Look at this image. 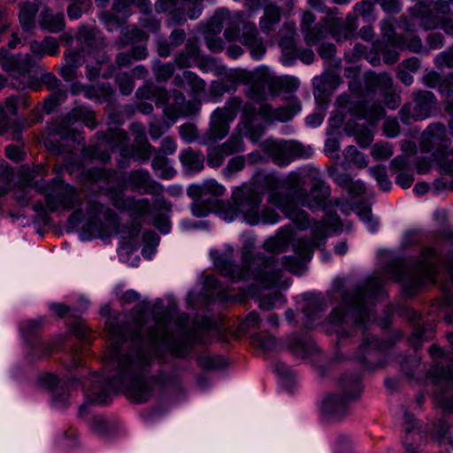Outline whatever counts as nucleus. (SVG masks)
I'll return each mask as SVG.
<instances>
[{"label": "nucleus", "instance_id": "7c9ffc66", "mask_svg": "<svg viewBox=\"0 0 453 453\" xmlns=\"http://www.w3.org/2000/svg\"><path fill=\"white\" fill-rule=\"evenodd\" d=\"M230 288L225 287L216 277L210 275L205 279V296L210 303H227L231 300Z\"/></svg>", "mask_w": 453, "mask_h": 453}, {"label": "nucleus", "instance_id": "338daca9", "mask_svg": "<svg viewBox=\"0 0 453 453\" xmlns=\"http://www.w3.org/2000/svg\"><path fill=\"white\" fill-rule=\"evenodd\" d=\"M395 47L399 50H408L411 52L421 53L424 50L421 39L418 36L406 38L403 35L397 37V43Z\"/></svg>", "mask_w": 453, "mask_h": 453}, {"label": "nucleus", "instance_id": "f8f14e48", "mask_svg": "<svg viewBox=\"0 0 453 453\" xmlns=\"http://www.w3.org/2000/svg\"><path fill=\"white\" fill-rule=\"evenodd\" d=\"M265 190L257 180L242 183L232 191V201L239 206L243 220L250 226L259 224V209Z\"/></svg>", "mask_w": 453, "mask_h": 453}, {"label": "nucleus", "instance_id": "5fc2aeb1", "mask_svg": "<svg viewBox=\"0 0 453 453\" xmlns=\"http://www.w3.org/2000/svg\"><path fill=\"white\" fill-rule=\"evenodd\" d=\"M281 48V62L286 66H291L295 64L298 52L296 50V43L291 38H284L280 42Z\"/></svg>", "mask_w": 453, "mask_h": 453}, {"label": "nucleus", "instance_id": "a211bd4d", "mask_svg": "<svg viewBox=\"0 0 453 453\" xmlns=\"http://www.w3.org/2000/svg\"><path fill=\"white\" fill-rule=\"evenodd\" d=\"M349 88L352 96L357 100L350 101L348 106L349 112L358 119H365L370 125H375L385 117L386 111L382 105L378 103L369 104L363 100V88L359 81L351 80L349 82Z\"/></svg>", "mask_w": 453, "mask_h": 453}, {"label": "nucleus", "instance_id": "f257e3e1", "mask_svg": "<svg viewBox=\"0 0 453 453\" xmlns=\"http://www.w3.org/2000/svg\"><path fill=\"white\" fill-rule=\"evenodd\" d=\"M382 290V281L377 278L357 285L352 293L342 295L341 305L334 307L326 319L327 334H336L337 345L354 337L358 329L362 331L364 339L356 358L367 369L383 367L386 362L379 358L380 353L391 349L403 336L397 331L393 338L380 340L366 334L372 316L371 306Z\"/></svg>", "mask_w": 453, "mask_h": 453}, {"label": "nucleus", "instance_id": "72a5a7b5", "mask_svg": "<svg viewBox=\"0 0 453 453\" xmlns=\"http://www.w3.org/2000/svg\"><path fill=\"white\" fill-rule=\"evenodd\" d=\"M19 19L22 29L26 32L35 27V16L39 11V0H27L19 4Z\"/></svg>", "mask_w": 453, "mask_h": 453}, {"label": "nucleus", "instance_id": "aec40b11", "mask_svg": "<svg viewBox=\"0 0 453 453\" xmlns=\"http://www.w3.org/2000/svg\"><path fill=\"white\" fill-rule=\"evenodd\" d=\"M81 121L90 129H95L97 127V120L96 112L86 106H76L73 108L65 117L62 123L52 130V132L59 134L64 140L75 142L78 144L85 142V137L82 133L74 129H66L62 131V126L73 125L75 122Z\"/></svg>", "mask_w": 453, "mask_h": 453}, {"label": "nucleus", "instance_id": "c85d7f7f", "mask_svg": "<svg viewBox=\"0 0 453 453\" xmlns=\"http://www.w3.org/2000/svg\"><path fill=\"white\" fill-rule=\"evenodd\" d=\"M226 188L215 180L210 179L201 184L189 185L187 194L190 198H217L224 195Z\"/></svg>", "mask_w": 453, "mask_h": 453}, {"label": "nucleus", "instance_id": "39448f33", "mask_svg": "<svg viewBox=\"0 0 453 453\" xmlns=\"http://www.w3.org/2000/svg\"><path fill=\"white\" fill-rule=\"evenodd\" d=\"M135 96L139 100H151L157 108L163 107V116L168 120L177 121L180 117L195 115L200 109V102L186 100L183 92L178 89L171 91L170 96L164 87L155 85L152 81H146L143 86L135 91Z\"/></svg>", "mask_w": 453, "mask_h": 453}, {"label": "nucleus", "instance_id": "9d476101", "mask_svg": "<svg viewBox=\"0 0 453 453\" xmlns=\"http://www.w3.org/2000/svg\"><path fill=\"white\" fill-rule=\"evenodd\" d=\"M342 395L326 396L321 405L322 412L331 419H341L348 411L349 402L358 397L362 391L361 377L358 373L343 374L339 380Z\"/></svg>", "mask_w": 453, "mask_h": 453}, {"label": "nucleus", "instance_id": "423d86ee", "mask_svg": "<svg viewBox=\"0 0 453 453\" xmlns=\"http://www.w3.org/2000/svg\"><path fill=\"white\" fill-rule=\"evenodd\" d=\"M130 317L133 325L128 323L113 324L108 323L106 328L111 336V342L105 357V363H111L120 358L124 354L122 345L130 342L131 348L127 353H132L139 347L143 346L142 329L146 324L147 309L142 304L134 306L130 311Z\"/></svg>", "mask_w": 453, "mask_h": 453}, {"label": "nucleus", "instance_id": "393cba45", "mask_svg": "<svg viewBox=\"0 0 453 453\" xmlns=\"http://www.w3.org/2000/svg\"><path fill=\"white\" fill-rule=\"evenodd\" d=\"M74 39L77 46L88 53L101 50L105 46V40L102 33L98 29L88 26L79 27Z\"/></svg>", "mask_w": 453, "mask_h": 453}, {"label": "nucleus", "instance_id": "f704fd0d", "mask_svg": "<svg viewBox=\"0 0 453 453\" xmlns=\"http://www.w3.org/2000/svg\"><path fill=\"white\" fill-rule=\"evenodd\" d=\"M364 81L365 89L370 93H375L378 90L382 93L393 87V79L387 73L368 72L365 74Z\"/></svg>", "mask_w": 453, "mask_h": 453}, {"label": "nucleus", "instance_id": "2f4dec72", "mask_svg": "<svg viewBox=\"0 0 453 453\" xmlns=\"http://www.w3.org/2000/svg\"><path fill=\"white\" fill-rule=\"evenodd\" d=\"M264 150L278 166H287L291 163L288 142L267 141Z\"/></svg>", "mask_w": 453, "mask_h": 453}, {"label": "nucleus", "instance_id": "13d9d810", "mask_svg": "<svg viewBox=\"0 0 453 453\" xmlns=\"http://www.w3.org/2000/svg\"><path fill=\"white\" fill-rule=\"evenodd\" d=\"M432 157L436 163L440 173L453 175V159L448 158V154L443 150H434ZM450 188L453 190V178L450 181Z\"/></svg>", "mask_w": 453, "mask_h": 453}, {"label": "nucleus", "instance_id": "0e129e2a", "mask_svg": "<svg viewBox=\"0 0 453 453\" xmlns=\"http://www.w3.org/2000/svg\"><path fill=\"white\" fill-rule=\"evenodd\" d=\"M127 188H123V184L120 188L116 186H110L106 188V194L108 195L111 203L114 208L118 211H122L124 205L126 204L127 197L124 190Z\"/></svg>", "mask_w": 453, "mask_h": 453}, {"label": "nucleus", "instance_id": "0eeeda50", "mask_svg": "<svg viewBox=\"0 0 453 453\" xmlns=\"http://www.w3.org/2000/svg\"><path fill=\"white\" fill-rule=\"evenodd\" d=\"M35 188L38 194L43 195L46 206L51 213L71 211L82 204L78 188L59 176L42 183L35 182Z\"/></svg>", "mask_w": 453, "mask_h": 453}, {"label": "nucleus", "instance_id": "c03bdc74", "mask_svg": "<svg viewBox=\"0 0 453 453\" xmlns=\"http://www.w3.org/2000/svg\"><path fill=\"white\" fill-rule=\"evenodd\" d=\"M149 35L143 30L136 27H127L121 30L119 40L116 42L119 49H122L127 45L134 44L137 42H147Z\"/></svg>", "mask_w": 453, "mask_h": 453}, {"label": "nucleus", "instance_id": "de8ad7c7", "mask_svg": "<svg viewBox=\"0 0 453 453\" xmlns=\"http://www.w3.org/2000/svg\"><path fill=\"white\" fill-rule=\"evenodd\" d=\"M151 168L162 180H171L177 173L170 165V160L162 154H155L151 161Z\"/></svg>", "mask_w": 453, "mask_h": 453}, {"label": "nucleus", "instance_id": "473e14b6", "mask_svg": "<svg viewBox=\"0 0 453 453\" xmlns=\"http://www.w3.org/2000/svg\"><path fill=\"white\" fill-rule=\"evenodd\" d=\"M83 92L86 98L96 104L111 102L115 93L113 87L108 82L86 86Z\"/></svg>", "mask_w": 453, "mask_h": 453}, {"label": "nucleus", "instance_id": "864d4df0", "mask_svg": "<svg viewBox=\"0 0 453 453\" xmlns=\"http://www.w3.org/2000/svg\"><path fill=\"white\" fill-rule=\"evenodd\" d=\"M152 72L157 82H166L175 72V64L173 62L163 63L156 59L152 64Z\"/></svg>", "mask_w": 453, "mask_h": 453}, {"label": "nucleus", "instance_id": "3c124183", "mask_svg": "<svg viewBox=\"0 0 453 453\" xmlns=\"http://www.w3.org/2000/svg\"><path fill=\"white\" fill-rule=\"evenodd\" d=\"M193 202L190 210L193 216L196 218H204L215 211L217 198H192Z\"/></svg>", "mask_w": 453, "mask_h": 453}, {"label": "nucleus", "instance_id": "603ef678", "mask_svg": "<svg viewBox=\"0 0 453 453\" xmlns=\"http://www.w3.org/2000/svg\"><path fill=\"white\" fill-rule=\"evenodd\" d=\"M346 127L349 134L355 136L361 147L366 148L372 143L373 136L366 126L357 123L350 125V123H348Z\"/></svg>", "mask_w": 453, "mask_h": 453}, {"label": "nucleus", "instance_id": "ddd939ff", "mask_svg": "<svg viewBox=\"0 0 453 453\" xmlns=\"http://www.w3.org/2000/svg\"><path fill=\"white\" fill-rule=\"evenodd\" d=\"M87 213L88 219L82 227L81 234L84 240L93 238H104L108 235L106 224L100 219L103 214L107 225L114 229L119 226V217L117 212L110 207L104 206L103 203L96 199H88L87 202Z\"/></svg>", "mask_w": 453, "mask_h": 453}, {"label": "nucleus", "instance_id": "b1692460", "mask_svg": "<svg viewBox=\"0 0 453 453\" xmlns=\"http://www.w3.org/2000/svg\"><path fill=\"white\" fill-rule=\"evenodd\" d=\"M301 111L299 103L273 108L267 103H262L258 108V116L267 124L274 121L287 122L291 120Z\"/></svg>", "mask_w": 453, "mask_h": 453}, {"label": "nucleus", "instance_id": "774afa93", "mask_svg": "<svg viewBox=\"0 0 453 453\" xmlns=\"http://www.w3.org/2000/svg\"><path fill=\"white\" fill-rule=\"evenodd\" d=\"M433 334V330H427L423 326H418L414 328L408 341L414 349L418 350L421 348L423 342L428 341L432 337Z\"/></svg>", "mask_w": 453, "mask_h": 453}, {"label": "nucleus", "instance_id": "f03ea898", "mask_svg": "<svg viewBox=\"0 0 453 453\" xmlns=\"http://www.w3.org/2000/svg\"><path fill=\"white\" fill-rule=\"evenodd\" d=\"M152 356L145 347L126 353L118 360L104 364V373H95L86 390L87 397L95 403L107 404L113 392H122L136 403L151 397L154 388H165L172 380L165 371L150 374Z\"/></svg>", "mask_w": 453, "mask_h": 453}, {"label": "nucleus", "instance_id": "a878e982", "mask_svg": "<svg viewBox=\"0 0 453 453\" xmlns=\"http://www.w3.org/2000/svg\"><path fill=\"white\" fill-rule=\"evenodd\" d=\"M240 42L248 48L254 60H260L266 52V48L262 38L258 36V31L254 23H245L243 25Z\"/></svg>", "mask_w": 453, "mask_h": 453}, {"label": "nucleus", "instance_id": "09e8293b", "mask_svg": "<svg viewBox=\"0 0 453 453\" xmlns=\"http://www.w3.org/2000/svg\"><path fill=\"white\" fill-rule=\"evenodd\" d=\"M220 146L227 156L243 152L245 150L246 145L243 140L242 130L239 129V125L236 127L229 138L225 142L220 144Z\"/></svg>", "mask_w": 453, "mask_h": 453}, {"label": "nucleus", "instance_id": "c756f323", "mask_svg": "<svg viewBox=\"0 0 453 453\" xmlns=\"http://www.w3.org/2000/svg\"><path fill=\"white\" fill-rule=\"evenodd\" d=\"M59 379L52 374L46 373L39 378L41 386L51 392L53 404L58 408L67 405L68 395L65 388L59 386Z\"/></svg>", "mask_w": 453, "mask_h": 453}, {"label": "nucleus", "instance_id": "7ed1b4c3", "mask_svg": "<svg viewBox=\"0 0 453 453\" xmlns=\"http://www.w3.org/2000/svg\"><path fill=\"white\" fill-rule=\"evenodd\" d=\"M254 247V237H248L243 241L241 265L234 264L226 254L219 255L214 259V265L223 277L228 278L234 283L253 280L259 287L271 289L281 278L279 262L274 257H268L261 252L253 254Z\"/></svg>", "mask_w": 453, "mask_h": 453}, {"label": "nucleus", "instance_id": "4468645a", "mask_svg": "<svg viewBox=\"0 0 453 453\" xmlns=\"http://www.w3.org/2000/svg\"><path fill=\"white\" fill-rule=\"evenodd\" d=\"M166 312H162L155 316V325L150 326L146 330L148 342L154 345H165L172 356L178 358H186L191 352L196 340L188 338L189 342L172 339ZM188 339V337L186 336Z\"/></svg>", "mask_w": 453, "mask_h": 453}, {"label": "nucleus", "instance_id": "4c0bfd02", "mask_svg": "<svg viewBox=\"0 0 453 453\" xmlns=\"http://www.w3.org/2000/svg\"><path fill=\"white\" fill-rule=\"evenodd\" d=\"M447 140L446 127L441 123L430 124L424 132V138L421 142V150L429 152L433 144L441 142Z\"/></svg>", "mask_w": 453, "mask_h": 453}, {"label": "nucleus", "instance_id": "680f3d73", "mask_svg": "<svg viewBox=\"0 0 453 453\" xmlns=\"http://www.w3.org/2000/svg\"><path fill=\"white\" fill-rule=\"evenodd\" d=\"M395 19L387 18L380 21V32L383 42L395 46L397 43V37H401L403 35L396 34L395 31Z\"/></svg>", "mask_w": 453, "mask_h": 453}, {"label": "nucleus", "instance_id": "6e6552de", "mask_svg": "<svg viewBox=\"0 0 453 453\" xmlns=\"http://www.w3.org/2000/svg\"><path fill=\"white\" fill-rule=\"evenodd\" d=\"M264 190H268V203L274 205L284 214V216L290 219L294 225L300 230H306L311 225V219L308 212L303 209L298 207L296 203L294 202L292 196V190L289 194H283L279 191L281 187V180L274 173H268L263 177Z\"/></svg>", "mask_w": 453, "mask_h": 453}, {"label": "nucleus", "instance_id": "20e7f679", "mask_svg": "<svg viewBox=\"0 0 453 453\" xmlns=\"http://www.w3.org/2000/svg\"><path fill=\"white\" fill-rule=\"evenodd\" d=\"M440 257L441 253L436 248L424 246L420 249L419 257L412 263L413 269L419 273L418 277L407 280V269L398 261L390 262L386 267V272L394 282L403 283L402 293L404 296L412 297L426 284H436L440 273L437 260Z\"/></svg>", "mask_w": 453, "mask_h": 453}, {"label": "nucleus", "instance_id": "6e6d98bb", "mask_svg": "<svg viewBox=\"0 0 453 453\" xmlns=\"http://www.w3.org/2000/svg\"><path fill=\"white\" fill-rule=\"evenodd\" d=\"M251 344L265 352L273 351L276 348V338L268 332L264 331L255 334L251 337Z\"/></svg>", "mask_w": 453, "mask_h": 453}, {"label": "nucleus", "instance_id": "37998d69", "mask_svg": "<svg viewBox=\"0 0 453 453\" xmlns=\"http://www.w3.org/2000/svg\"><path fill=\"white\" fill-rule=\"evenodd\" d=\"M41 121H42V115L37 110L32 111L30 119L19 118L15 119L12 124V140L21 142L23 131Z\"/></svg>", "mask_w": 453, "mask_h": 453}, {"label": "nucleus", "instance_id": "5701e85b", "mask_svg": "<svg viewBox=\"0 0 453 453\" xmlns=\"http://www.w3.org/2000/svg\"><path fill=\"white\" fill-rule=\"evenodd\" d=\"M154 151H156V148L150 142L128 145L127 148H123L121 152L119 153V157L116 158L117 167L122 170L128 168L132 159L140 163H146L150 159Z\"/></svg>", "mask_w": 453, "mask_h": 453}, {"label": "nucleus", "instance_id": "c9c22d12", "mask_svg": "<svg viewBox=\"0 0 453 453\" xmlns=\"http://www.w3.org/2000/svg\"><path fill=\"white\" fill-rule=\"evenodd\" d=\"M179 159L185 170L190 173H199L203 169V154L191 147L182 150Z\"/></svg>", "mask_w": 453, "mask_h": 453}, {"label": "nucleus", "instance_id": "f3484780", "mask_svg": "<svg viewBox=\"0 0 453 453\" xmlns=\"http://www.w3.org/2000/svg\"><path fill=\"white\" fill-rule=\"evenodd\" d=\"M412 99V104H405L399 111L401 121L406 125L431 117L438 103L434 94L428 90H418Z\"/></svg>", "mask_w": 453, "mask_h": 453}, {"label": "nucleus", "instance_id": "6ab92c4d", "mask_svg": "<svg viewBox=\"0 0 453 453\" xmlns=\"http://www.w3.org/2000/svg\"><path fill=\"white\" fill-rule=\"evenodd\" d=\"M426 378L430 379L434 385L446 382L447 387L435 393L434 399L435 404L444 413H453V368L450 365L444 366L441 364H434L426 372Z\"/></svg>", "mask_w": 453, "mask_h": 453}, {"label": "nucleus", "instance_id": "9b49d317", "mask_svg": "<svg viewBox=\"0 0 453 453\" xmlns=\"http://www.w3.org/2000/svg\"><path fill=\"white\" fill-rule=\"evenodd\" d=\"M288 188L292 190V196L296 205L306 207L312 211L325 210L328 206L331 196V188L325 180L316 179L310 191L299 185V177L296 173L288 175Z\"/></svg>", "mask_w": 453, "mask_h": 453}, {"label": "nucleus", "instance_id": "e433bc0d", "mask_svg": "<svg viewBox=\"0 0 453 453\" xmlns=\"http://www.w3.org/2000/svg\"><path fill=\"white\" fill-rule=\"evenodd\" d=\"M173 84L179 88H185L187 85L192 95L201 94L206 86L205 81L191 71H184L181 74H176L173 77Z\"/></svg>", "mask_w": 453, "mask_h": 453}, {"label": "nucleus", "instance_id": "2eb2a0df", "mask_svg": "<svg viewBox=\"0 0 453 453\" xmlns=\"http://www.w3.org/2000/svg\"><path fill=\"white\" fill-rule=\"evenodd\" d=\"M44 319L39 318L36 319H31L25 321L20 326L21 334L29 347V350L27 354V359L30 362H35L37 360L49 358L54 351L62 348L65 343V336L62 334L56 335L51 338V342L45 348L46 350L42 354L37 349L38 339H41L39 332L43 327Z\"/></svg>", "mask_w": 453, "mask_h": 453}, {"label": "nucleus", "instance_id": "69168bd1", "mask_svg": "<svg viewBox=\"0 0 453 453\" xmlns=\"http://www.w3.org/2000/svg\"><path fill=\"white\" fill-rule=\"evenodd\" d=\"M14 172L8 164L0 165V199L11 190Z\"/></svg>", "mask_w": 453, "mask_h": 453}, {"label": "nucleus", "instance_id": "052dcab7", "mask_svg": "<svg viewBox=\"0 0 453 453\" xmlns=\"http://www.w3.org/2000/svg\"><path fill=\"white\" fill-rule=\"evenodd\" d=\"M368 172L375 179L380 190L388 192L391 189L392 182L388 176L387 168L384 165L372 166L368 169Z\"/></svg>", "mask_w": 453, "mask_h": 453}, {"label": "nucleus", "instance_id": "a19ab883", "mask_svg": "<svg viewBox=\"0 0 453 453\" xmlns=\"http://www.w3.org/2000/svg\"><path fill=\"white\" fill-rule=\"evenodd\" d=\"M126 204L121 212H127L129 216L136 220L150 211V202L148 198L136 199L134 196H127Z\"/></svg>", "mask_w": 453, "mask_h": 453}, {"label": "nucleus", "instance_id": "8fccbe9b", "mask_svg": "<svg viewBox=\"0 0 453 453\" xmlns=\"http://www.w3.org/2000/svg\"><path fill=\"white\" fill-rule=\"evenodd\" d=\"M81 157L84 160H96L104 165L111 162V156L110 152L103 150L99 144L82 145Z\"/></svg>", "mask_w": 453, "mask_h": 453}, {"label": "nucleus", "instance_id": "bb28decb", "mask_svg": "<svg viewBox=\"0 0 453 453\" xmlns=\"http://www.w3.org/2000/svg\"><path fill=\"white\" fill-rule=\"evenodd\" d=\"M288 349L296 357L307 358L311 355L319 351L315 342L308 336H301L293 334L287 339Z\"/></svg>", "mask_w": 453, "mask_h": 453}, {"label": "nucleus", "instance_id": "a18cd8bd", "mask_svg": "<svg viewBox=\"0 0 453 453\" xmlns=\"http://www.w3.org/2000/svg\"><path fill=\"white\" fill-rule=\"evenodd\" d=\"M281 19L280 9L275 4H268L265 7L264 15L260 18L259 26L263 32L269 33Z\"/></svg>", "mask_w": 453, "mask_h": 453}, {"label": "nucleus", "instance_id": "412c9836", "mask_svg": "<svg viewBox=\"0 0 453 453\" xmlns=\"http://www.w3.org/2000/svg\"><path fill=\"white\" fill-rule=\"evenodd\" d=\"M0 65L3 70L16 78V84L22 83L18 77H28L35 66V59L29 54L12 55L5 47L0 49Z\"/></svg>", "mask_w": 453, "mask_h": 453}, {"label": "nucleus", "instance_id": "58836bf2", "mask_svg": "<svg viewBox=\"0 0 453 453\" xmlns=\"http://www.w3.org/2000/svg\"><path fill=\"white\" fill-rule=\"evenodd\" d=\"M39 26L42 30L58 33L65 28V17L62 12L53 14L49 7H44L39 18Z\"/></svg>", "mask_w": 453, "mask_h": 453}, {"label": "nucleus", "instance_id": "ea45409f", "mask_svg": "<svg viewBox=\"0 0 453 453\" xmlns=\"http://www.w3.org/2000/svg\"><path fill=\"white\" fill-rule=\"evenodd\" d=\"M42 83L47 86L49 89L58 88L61 81L52 73H45L41 76V81L28 76V81L27 83L12 84L18 89H25L26 88L35 91H40L42 89Z\"/></svg>", "mask_w": 453, "mask_h": 453}, {"label": "nucleus", "instance_id": "dca6fc26", "mask_svg": "<svg viewBox=\"0 0 453 453\" xmlns=\"http://www.w3.org/2000/svg\"><path fill=\"white\" fill-rule=\"evenodd\" d=\"M242 104V98L232 96L224 107H219L212 112L210 127L205 136L207 142H215L228 134L230 124L235 119Z\"/></svg>", "mask_w": 453, "mask_h": 453}, {"label": "nucleus", "instance_id": "1a4fd4ad", "mask_svg": "<svg viewBox=\"0 0 453 453\" xmlns=\"http://www.w3.org/2000/svg\"><path fill=\"white\" fill-rule=\"evenodd\" d=\"M315 19V15L311 12H303L301 19V30L305 43L309 46L318 44L325 40L328 35H331L336 41H341L349 38L353 34V29L339 19L325 18L312 26Z\"/></svg>", "mask_w": 453, "mask_h": 453}, {"label": "nucleus", "instance_id": "cd10ccee", "mask_svg": "<svg viewBox=\"0 0 453 453\" xmlns=\"http://www.w3.org/2000/svg\"><path fill=\"white\" fill-rule=\"evenodd\" d=\"M95 136L98 141L106 143L111 150L118 149L119 153L123 148H127L129 142L127 131L118 127H109L105 131H97Z\"/></svg>", "mask_w": 453, "mask_h": 453}, {"label": "nucleus", "instance_id": "4d7b16f0", "mask_svg": "<svg viewBox=\"0 0 453 453\" xmlns=\"http://www.w3.org/2000/svg\"><path fill=\"white\" fill-rule=\"evenodd\" d=\"M214 211L217 212L220 218L228 222L234 221L237 216L241 214L239 206L234 202H223L219 199H217V205L215 206Z\"/></svg>", "mask_w": 453, "mask_h": 453}, {"label": "nucleus", "instance_id": "e2e57ef3", "mask_svg": "<svg viewBox=\"0 0 453 453\" xmlns=\"http://www.w3.org/2000/svg\"><path fill=\"white\" fill-rule=\"evenodd\" d=\"M175 123L168 119H155L149 123V134L152 140H157Z\"/></svg>", "mask_w": 453, "mask_h": 453}, {"label": "nucleus", "instance_id": "79ce46f5", "mask_svg": "<svg viewBox=\"0 0 453 453\" xmlns=\"http://www.w3.org/2000/svg\"><path fill=\"white\" fill-rule=\"evenodd\" d=\"M35 177V171L27 169L24 171L21 175L22 185L18 186L15 190L14 197L18 204L21 207L27 206L32 201V196L28 188L32 186L34 178Z\"/></svg>", "mask_w": 453, "mask_h": 453}, {"label": "nucleus", "instance_id": "4be33fe9", "mask_svg": "<svg viewBox=\"0 0 453 453\" xmlns=\"http://www.w3.org/2000/svg\"><path fill=\"white\" fill-rule=\"evenodd\" d=\"M123 188L139 194L160 196L164 192V187L153 180L147 169L139 168L130 171Z\"/></svg>", "mask_w": 453, "mask_h": 453}, {"label": "nucleus", "instance_id": "bf43d9fd", "mask_svg": "<svg viewBox=\"0 0 453 453\" xmlns=\"http://www.w3.org/2000/svg\"><path fill=\"white\" fill-rule=\"evenodd\" d=\"M214 327V320L208 316H203L199 319H194L192 323V328L188 329L184 334L188 338L196 340V334L198 331H209Z\"/></svg>", "mask_w": 453, "mask_h": 453}, {"label": "nucleus", "instance_id": "49530a36", "mask_svg": "<svg viewBox=\"0 0 453 453\" xmlns=\"http://www.w3.org/2000/svg\"><path fill=\"white\" fill-rule=\"evenodd\" d=\"M320 248V242H314L308 237L299 238L293 243L294 252L304 262H309L312 258L314 250Z\"/></svg>", "mask_w": 453, "mask_h": 453}]
</instances>
